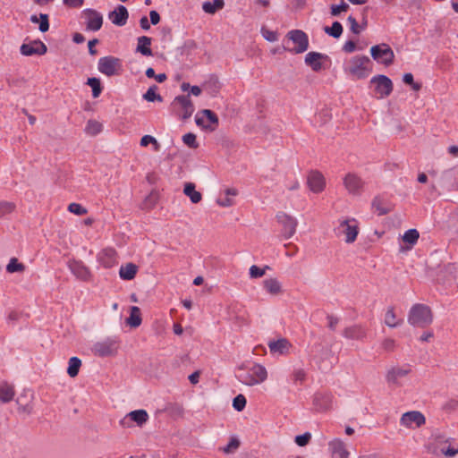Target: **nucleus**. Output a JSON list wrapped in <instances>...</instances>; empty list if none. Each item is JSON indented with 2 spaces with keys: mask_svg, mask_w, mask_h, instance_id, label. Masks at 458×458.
Here are the masks:
<instances>
[{
  "mask_svg": "<svg viewBox=\"0 0 458 458\" xmlns=\"http://www.w3.org/2000/svg\"><path fill=\"white\" fill-rule=\"evenodd\" d=\"M157 87L153 85L148 88L147 92L143 95L144 99L149 102H153L155 100L162 101V97L156 93Z\"/></svg>",
  "mask_w": 458,
  "mask_h": 458,
  "instance_id": "45",
  "label": "nucleus"
},
{
  "mask_svg": "<svg viewBox=\"0 0 458 458\" xmlns=\"http://www.w3.org/2000/svg\"><path fill=\"white\" fill-rule=\"evenodd\" d=\"M108 18L113 24L116 26H123L129 18V13L125 6L119 4L114 11L110 12Z\"/></svg>",
  "mask_w": 458,
  "mask_h": 458,
  "instance_id": "21",
  "label": "nucleus"
},
{
  "mask_svg": "<svg viewBox=\"0 0 458 458\" xmlns=\"http://www.w3.org/2000/svg\"><path fill=\"white\" fill-rule=\"evenodd\" d=\"M372 58L377 63L388 66L394 63V54L392 48L386 43L375 45L370 48Z\"/></svg>",
  "mask_w": 458,
  "mask_h": 458,
  "instance_id": "5",
  "label": "nucleus"
},
{
  "mask_svg": "<svg viewBox=\"0 0 458 458\" xmlns=\"http://www.w3.org/2000/svg\"><path fill=\"white\" fill-rule=\"evenodd\" d=\"M425 423L426 418L419 411L404 412L400 419V424L408 428H420Z\"/></svg>",
  "mask_w": 458,
  "mask_h": 458,
  "instance_id": "9",
  "label": "nucleus"
},
{
  "mask_svg": "<svg viewBox=\"0 0 458 458\" xmlns=\"http://www.w3.org/2000/svg\"><path fill=\"white\" fill-rule=\"evenodd\" d=\"M403 81L405 83V84H408L410 85L413 90L415 91H418L421 89V84L418 83V82H414V80H413V75L410 72L408 73H405L403 77Z\"/></svg>",
  "mask_w": 458,
  "mask_h": 458,
  "instance_id": "52",
  "label": "nucleus"
},
{
  "mask_svg": "<svg viewBox=\"0 0 458 458\" xmlns=\"http://www.w3.org/2000/svg\"><path fill=\"white\" fill-rule=\"evenodd\" d=\"M182 141L185 145L191 148H197L199 144L197 143L196 135L194 133L189 132L183 135Z\"/></svg>",
  "mask_w": 458,
  "mask_h": 458,
  "instance_id": "49",
  "label": "nucleus"
},
{
  "mask_svg": "<svg viewBox=\"0 0 458 458\" xmlns=\"http://www.w3.org/2000/svg\"><path fill=\"white\" fill-rule=\"evenodd\" d=\"M451 438L442 434L433 435L426 445L427 451L436 456L453 457L458 454V447L451 446Z\"/></svg>",
  "mask_w": 458,
  "mask_h": 458,
  "instance_id": "2",
  "label": "nucleus"
},
{
  "mask_svg": "<svg viewBox=\"0 0 458 458\" xmlns=\"http://www.w3.org/2000/svg\"><path fill=\"white\" fill-rule=\"evenodd\" d=\"M240 446V441L236 437H232L229 443L222 448L225 454H233L234 453Z\"/></svg>",
  "mask_w": 458,
  "mask_h": 458,
  "instance_id": "47",
  "label": "nucleus"
},
{
  "mask_svg": "<svg viewBox=\"0 0 458 458\" xmlns=\"http://www.w3.org/2000/svg\"><path fill=\"white\" fill-rule=\"evenodd\" d=\"M98 68L101 73L111 77L119 73L122 69V62L114 56H104L98 60Z\"/></svg>",
  "mask_w": 458,
  "mask_h": 458,
  "instance_id": "6",
  "label": "nucleus"
},
{
  "mask_svg": "<svg viewBox=\"0 0 458 458\" xmlns=\"http://www.w3.org/2000/svg\"><path fill=\"white\" fill-rule=\"evenodd\" d=\"M349 9V4L344 0L341 1L340 4H332L330 7V13L332 16H338L342 12H346Z\"/></svg>",
  "mask_w": 458,
  "mask_h": 458,
  "instance_id": "48",
  "label": "nucleus"
},
{
  "mask_svg": "<svg viewBox=\"0 0 458 458\" xmlns=\"http://www.w3.org/2000/svg\"><path fill=\"white\" fill-rule=\"evenodd\" d=\"M87 30L98 31L103 25V15L95 9H85L82 12Z\"/></svg>",
  "mask_w": 458,
  "mask_h": 458,
  "instance_id": "12",
  "label": "nucleus"
},
{
  "mask_svg": "<svg viewBox=\"0 0 458 458\" xmlns=\"http://www.w3.org/2000/svg\"><path fill=\"white\" fill-rule=\"evenodd\" d=\"M333 458H349V452L345 449L344 443L340 439H334L329 443Z\"/></svg>",
  "mask_w": 458,
  "mask_h": 458,
  "instance_id": "26",
  "label": "nucleus"
},
{
  "mask_svg": "<svg viewBox=\"0 0 458 458\" xmlns=\"http://www.w3.org/2000/svg\"><path fill=\"white\" fill-rule=\"evenodd\" d=\"M68 210L71 213H73V214L78 215V216H83V215H86L88 213L87 208L82 207L81 204L75 203V202L69 204Z\"/></svg>",
  "mask_w": 458,
  "mask_h": 458,
  "instance_id": "51",
  "label": "nucleus"
},
{
  "mask_svg": "<svg viewBox=\"0 0 458 458\" xmlns=\"http://www.w3.org/2000/svg\"><path fill=\"white\" fill-rule=\"evenodd\" d=\"M314 404L320 411H327L332 405V395L329 394H317L314 397Z\"/></svg>",
  "mask_w": 458,
  "mask_h": 458,
  "instance_id": "29",
  "label": "nucleus"
},
{
  "mask_svg": "<svg viewBox=\"0 0 458 458\" xmlns=\"http://www.w3.org/2000/svg\"><path fill=\"white\" fill-rule=\"evenodd\" d=\"M384 322L387 327L394 328L401 326L403 321L397 318L394 308L389 307L385 313Z\"/></svg>",
  "mask_w": 458,
  "mask_h": 458,
  "instance_id": "31",
  "label": "nucleus"
},
{
  "mask_svg": "<svg viewBox=\"0 0 458 458\" xmlns=\"http://www.w3.org/2000/svg\"><path fill=\"white\" fill-rule=\"evenodd\" d=\"M196 123L199 126L214 131L218 125V117L213 111L203 109L196 115Z\"/></svg>",
  "mask_w": 458,
  "mask_h": 458,
  "instance_id": "16",
  "label": "nucleus"
},
{
  "mask_svg": "<svg viewBox=\"0 0 458 458\" xmlns=\"http://www.w3.org/2000/svg\"><path fill=\"white\" fill-rule=\"evenodd\" d=\"M98 259L104 267L110 268L117 264V253L114 249L106 248L99 252Z\"/></svg>",
  "mask_w": 458,
  "mask_h": 458,
  "instance_id": "20",
  "label": "nucleus"
},
{
  "mask_svg": "<svg viewBox=\"0 0 458 458\" xmlns=\"http://www.w3.org/2000/svg\"><path fill=\"white\" fill-rule=\"evenodd\" d=\"M346 191L352 195H360L363 191L364 181L354 173H348L344 177Z\"/></svg>",
  "mask_w": 458,
  "mask_h": 458,
  "instance_id": "11",
  "label": "nucleus"
},
{
  "mask_svg": "<svg viewBox=\"0 0 458 458\" xmlns=\"http://www.w3.org/2000/svg\"><path fill=\"white\" fill-rule=\"evenodd\" d=\"M39 27L38 30L41 32H47L49 30L48 15L46 13L39 14Z\"/></svg>",
  "mask_w": 458,
  "mask_h": 458,
  "instance_id": "54",
  "label": "nucleus"
},
{
  "mask_svg": "<svg viewBox=\"0 0 458 458\" xmlns=\"http://www.w3.org/2000/svg\"><path fill=\"white\" fill-rule=\"evenodd\" d=\"M370 59L366 55H356L350 59L346 72L357 80L364 79L371 72Z\"/></svg>",
  "mask_w": 458,
  "mask_h": 458,
  "instance_id": "4",
  "label": "nucleus"
},
{
  "mask_svg": "<svg viewBox=\"0 0 458 458\" xmlns=\"http://www.w3.org/2000/svg\"><path fill=\"white\" fill-rule=\"evenodd\" d=\"M148 420V414L145 410H136L129 412L124 418L120 420V424L123 428H131L132 422H135L139 427L144 425Z\"/></svg>",
  "mask_w": 458,
  "mask_h": 458,
  "instance_id": "15",
  "label": "nucleus"
},
{
  "mask_svg": "<svg viewBox=\"0 0 458 458\" xmlns=\"http://www.w3.org/2000/svg\"><path fill=\"white\" fill-rule=\"evenodd\" d=\"M151 45V38L147 36H141L138 38V44L136 47V51L140 53L142 55L145 56H151L153 55V52L150 48Z\"/></svg>",
  "mask_w": 458,
  "mask_h": 458,
  "instance_id": "30",
  "label": "nucleus"
},
{
  "mask_svg": "<svg viewBox=\"0 0 458 458\" xmlns=\"http://www.w3.org/2000/svg\"><path fill=\"white\" fill-rule=\"evenodd\" d=\"M324 31L329 36L338 38L343 33V26L339 21H334L331 27H325Z\"/></svg>",
  "mask_w": 458,
  "mask_h": 458,
  "instance_id": "38",
  "label": "nucleus"
},
{
  "mask_svg": "<svg viewBox=\"0 0 458 458\" xmlns=\"http://www.w3.org/2000/svg\"><path fill=\"white\" fill-rule=\"evenodd\" d=\"M21 53L23 55L30 56L33 55H44L47 51V46L40 40H33L28 44L24 43L21 46Z\"/></svg>",
  "mask_w": 458,
  "mask_h": 458,
  "instance_id": "19",
  "label": "nucleus"
},
{
  "mask_svg": "<svg viewBox=\"0 0 458 458\" xmlns=\"http://www.w3.org/2000/svg\"><path fill=\"white\" fill-rule=\"evenodd\" d=\"M343 335L351 340H363L367 336V328L361 325H352L344 330Z\"/></svg>",
  "mask_w": 458,
  "mask_h": 458,
  "instance_id": "23",
  "label": "nucleus"
},
{
  "mask_svg": "<svg viewBox=\"0 0 458 458\" xmlns=\"http://www.w3.org/2000/svg\"><path fill=\"white\" fill-rule=\"evenodd\" d=\"M263 286L265 290L272 295H278L282 293L281 284L276 278L271 277L264 280Z\"/></svg>",
  "mask_w": 458,
  "mask_h": 458,
  "instance_id": "33",
  "label": "nucleus"
},
{
  "mask_svg": "<svg viewBox=\"0 0 458 458\" xmlns=\"http://www.w3.org/2000/svg\"><path fill=\"white\" fill-rule=\"evenodd\" d=\"M408 323L413 327L424 328L433 321L431 309L421 303L414 304L408 314Z\"/></svg>",
  "mask_w": 458,
  "mask_h": 458,
  "instance_id": "3",
  "label": "nucleus"
},
{
  "mask_svg": "<svg viewBox=\"0 0 458 458\" xmlns=\"http://www.w3.org/2000/svg\"><path fill=\"white\" fill-rule=\"evenodd\" d=\"M131 312L129 318H126V324L130 327L136 328L141 325V312L139 307H131Z\"/></svg>",
  "mask_w": 458,
  "mask_h": 458,
  "instance_id": "32",
  "label": "nucleus"
},
{
  "mask_svg": "<svg viewBox=\"0 0 458 458\" xmlns=\"http://www.w3.org/2000/svg\"><path fill=\"white\" fill-rule=\"evenodd\" d=\"M174 102L178 103L182 109V112L181 114L182 119L186 120L192 115L194 112V106L190 98V95L177 96L174 98Z\"/></svg>",
  "mask_w": 458,
  "mask_h": 458,
  "instance_id": "22",
  "label": "nucleus"
},
{
  "mask_svg": "<svg viewBox=\"0 0 458 458\" xmlns=\"http://www.w3.org/2000/svg\"><path fill=\"white\" fill-rule=\"evenodd\" d=\"M15 395V389L13 384L6 381L0 383V401L4 403H10Z\"/></svg>",
  "mask_w": 458,
  "mask_h": 458,
  "instance_id": "27",
  "label": "nucleus"
},
{
  "mask_svg": "<svg viewBox=\"0 0 458 458\" xmlns=\"http://www.w3.org/2000/svg\"><path fill=\"white\" fill-rule=\"evenodd\" d=\"M286 37L295 44V47L292 50L294 54L304 53L309 48V38L303 30H292Z\"/></svg>",
  "mask_w": 458,
  "mask_h": 458,
  "instance_id": "8",
  "label": "nucleus"
},
{
  "mask_svg": "<svg viewBox=\"0 0 458 458\" xmlns=\"http://www.w3.org/2000/svg\"><path fill=\"white\" fill-rule=\"evenodd\" d=\"M68 267L72 275L79 280L89 282L92 278V273L89 268L81 260H69Z\"/></svg>",
  "mask_w": 458,
  "mask_h": 458,
  "instance_id": "13",
  "label": "nucleus"
},
{
  "mask_svg": "<svg viewBox=\"0 0 458 458\" xmlns=\"http://www.w3.org/2000/svg\"><path fill=\"white\" fill-rule=\"evenodd\" d=\"M268 347L271 352L284 354L289 352L291 347L290 342L285 338H281L277 341H270L268 343Z\"/></svg>",
  "mask_w": 458,
  "mask_h": 458,
  "instance_id": "28",
  "label": "nucleus"
},
{
  "mask_svg": "<svg viewBox=\"0 0 458 458\" xmlns=\"http://www.w3.org/2000/svg\"><path fill=\"white\" fill-rule=\"evenodd\" d=\"M266 268H268V267H265L264 268H260L256 265H252L250 267V276L251 278H259L262 277L265 275Z\"/></svg>",
  "mask_w": 458,
  "mask_h": 458,
  "instance_id": "53",
  "label": "nucleus"
},
{
  "mask_svg": "<svg viewBox=\"0 0 458 458\" xmlns=\"http://www.w3.org/2000/svg\"><path fill=\"white\" fill-rule=\"evenodd\" d=\"M156 143V139L151 135H145L140 140V146L147 147L148 144Z\"/></svg>",
  "mask_w": 458,
  "mask_h": 458,
  "instance_id": "64",
  "label": "nucleus"
},
{
  "mask_svg": "<svg viewBox=\"0 0 458 458\" xmlns=\"http://www.w3.org/2000/svg\"><path fill=\"white\" fill-rule=\"evenodd\" d=\"M347 20L351 25L352 32L354 34H357V35L360 34L361 31V27L359 25L356 19L354 17H352V15H350Z\"/></svg>",
  "mask_w": 458,
  "mask_h": 458,
  "instance_id": "56",
  "label": "nucleus"
},
{
  "mask_svg": "<svg viewBox=\"0 0 458 458\" xmlns=\"http://www.w3.org/2000/svg\"><path fill=\"white\" fill-rule=\"evenodd\" d=\"M216 203L220 207H231L233 205V200L226 195L225 198L217 199Z\"/></svg>",
  "mask_w": 458,
  "mask_h": 458,
  "instance_id": "61",
  "label": "nucleus"
},
{
  "mask_svg": "<svg viewBox=\"0 0 458 458\" xmlns=\"http://www.w3.org/2000/svg\"><path fill=\"white\" fill-rule=\"evenodd\" d=\"M327 56L318 52H309L305 56V64L314 72H318L322 68L321 60Z\"/></svg>",
  "mask_w": 458,
  "mask_h": 458,
  "instance_id": "25",
  "label": "nucleus"
},
{
  "mask_svg": "<svg viewBox=\"0 0 458 458\" xmlns=\"http://www.w3.org/2000/svg\"><path fill=\"white\" fill-rule=\"evenodd\" d=\"M263 37L270 42H274L277 40V33L276 31L268 30L267 29L261 30Z\"/></svg>",
  "mask_w": 458,
  "mask_h": 458,
  "instance_id": "58",
  "label": "nucleus"
},
{
  "mask_svg": "<svg viewBox=\"0 0 458 458\" xmlns=\"http://www.w3.org/2000/svg\"><path fill=\"white\" fill-rule=\"evenodd\" d=\"M410 372L408 368L393 367L388 369L386 378L389 384L400 386L399 378L406 377Z\"/></svg>",
  "mask_w": 458,
  "mask_h": 458,
  "instance_id": "24",
  "label": "nucleus"
},
{
  "mask_svg": "<svg viewBox=\"0 0 458 458\" xmlns=\"http://www.w3.org/2000/svg\"><path fill=\"white\" fill-rule=\"evenodd\" d=\"M306 378V373L303 369H296L293 371V379L295 381V382H303Z\"/></svg>",
  "mask_w": 458,
  "mask_h": 458,
  "instance_id": "60",
  "label": "nucleus"
},
{
  "mask_svg": "<svg viewBox=\"0 0 458 458\" xmlns=\"http://www.w3.org/2000/svg\"><path fill=\"white\" fill-rule=\"evenodd\" d=\"M370 83L376 84L375 91L379 95L378 98H380L388 97L393 91V82L386 75L374 76Z\"/></svg>",
  "mask_w": 458,
  "mask_h": 458,
  "instance_id": "14",
  "label": "nucleus"
},
{
  "mask_svg": "<svg viewBox=\"0 0 458 458\" xmlns=\"http://www.w3.org/2000/svg\"><path fill=\"white\" fill-rule=\"evenodd\" d=\"M307 183L312 192L319 193L326 187V179L320 172L311 171L308 175Z\"/></svg>",
  "mask_w": 458,
  "mask_h": 458,
  "instance_id": "18",
  "label": "nucleus"
},
{
  "mask_svg": "<svg viewBox=\"0 0 458 458\" xmlns=\"http://www.w3.org/2000/svg\"><path fill=\"white\" fill-rule=\"evenodd\" d=\"M87 85H89L92 89V96L93 98H98L102 92V86L100 80L95 77L89 78L87 81Z\"/></svg>",
  "mask_w": 458,
  "mask_h": 458,
  "instance_id": "39",
  "label": "nucleus"
},
{
  "mask_svg": "<svg viewBox=\"0 0 458 458\" xmlns=\"http://www.w3.org/2000/svg\"><path fill=\"white\" fill-rule=\"evenodd\" d=\"M236 377L241 383L252 386L263 383L267 377V371L258 363L251 366L242 364L237 369Z\"/></svg>",
  "mask_w": 458,
  "mask_h": 458,
  "instance_id": "1",
  "label": "nucleus"
},
{
  "mask_svg": "<svg viewBox=\"0 0 458 458\" xmlns=\"http://www.w3.org/2000/svg\"><path fill=\"white\" fill-rule=\"evenodd\" d=\"M382 348L386 352H393L395 348V341L392 338H386L382 342Z\"/></svg>",
  "mask_w": 458,
  "mask_h": 458,
  "instance_id": "57",
  "label": "nucleus"
},
{
  "mask_svg": "<svg viewBox=\"0 0 458 458\" xmlns=\"http://www.w3.org/2000/svg\"><path fill=\"white\" fill-rule=\"evenodd\" d=\"M311 438V434L309 432H306L302 435H299L295 437V443L299 446H305L309 444L310 440Z\"/></svg>",
  "mask_w": 458,
  "mask_h": 458,
  "instance_id": "55",
  "label": "nucleus"
},
{
  "mask_svg": "<svg viewBox=\"0 0 458 458\" xmlns=\"http://www.w3.org/2000/svg\"><path fill=\"white\" fill-rule=\"evenodd\" d=\"M420 237V233L416 229H409L406 231L403 236V241L404 242L414 245Z\"/></svg>",
  "mask_w": 458,
  "mask_h": 458,
  "instance_id": "43",
  "label": "nucleus"
},
{
  "mask_svg": "<svg viewBox=\"0 0 458 458\" xmlns=\"http://www.w3.org/2000/svg\"><path fill=\"white\" fill-rule=\"evenodd\" d=\"M64 4L71 8H79L83 5L84 0H64Z\"/></svg>",
  "mask_w": 458,
  "mask_h": 458,
  "instance_id": "62",
  "label": "nucleus"
},
{
  "mask_svg": "<svg viewBox=\"0 0 458 458\" xmlns=\"http://www.w3.org/2000/svg\"><path fill=\"white\" fill-rule=\"evenodd\" d=\"M81 367V360L78 357H72L69 360V365L67 369V374L71 377H75L80 371V368Z\"/></svg>",
  "mask_w": 458,
  "mask_h": 458,
  "instance_id": "37",
  "label": "nucleus"
},
{
  "mask_svg": "<svg viewBox=\"0 0 458 458\" xmlns=\"http://www.w3.org/2000/svg\"><path fill=\"white\" fill-rule=\"evenodd\" d=\"M246 406V398L243 394H238L236 397L233 398V407L237 411H242Z\"/></svg>",
  "mask_w": 458,
  "mask_h": 458,
  "instance_id": "50",
  "label": "nucleus"
},
{
  "mask_svg": "<svg viewBox=\"0 0 458 458\" xmlns=\"http://www.w3.org/2000/svg\"><path fill=\"white\" fill-rule=\"evenodd\" d=\"M119 348V344L114 339H106L102 342H98L93 345L92 352L95 355L99 357L114 356Z\"/></svg>",
  "mask_w": 458,
  "mask_h": 458,
  "instance_id": "7",
  "label": "nucleus"
},
{
  "mask_svg": "<svg viewBox=\"0 0 458 458\" xmlns=\"http://www.w3.org/2000/svg\"><path fill=\"white\" fill-rule=\"evenodd\" d=\"M8 273L23 272L25 266L20 263L16 258H12L6 267Z\"/></svg>",
  "mask_w": 458,
  "mask_h": 458,
  "instance_id": "42",
  "label": "nucleus"
},
{
  "mask_svg": "<svg viewBox=\"0 0 458 458\" xmlns=\"http://www.w3.org/2000/svg\"><path fill=\"white\" fill-rule=\"evenodd\" d=\"M137 272L138 266L133 263H127L120 267L119 276L123 280H131L135 277Z\"/></svg>",
  "mask_w": 458,
  "mask_h": 458,
  "instance_id": "34",
  "label": "nucleus"
},
{
  "mask_svg": "<svg viewBox=\"0 0 458 458\" xmlns=\"http://www.w3.org/2000/svg\"><path fill=\"white\" fill-rule=\"evenodd\" d=\"M339 229L341 230V233L345 235L346 243L353 242L359 233V228L354 219H346L342 221L340 223Z\"/></svg>",
  "mask_w": 458,
  "mask_h": 458,
  "instance_id": "17",
  "label": "nucleus"
},
{
  "mask_svg": "<svg viewBox=\"0 0 458 458\" xmlns=\"http://www.w3.org/2000/svg\"><path fill=\"white\" fill-rule=\"evenodd\" d=\"M225 5L224 0H213L212 2H205L202 4V9L205 13L214 14L216 11L222 9Z\"/></svg>",
  "mask_w": 458,
  "mask_h": 458,
  "instance_id": "36",
  "label": "nucleus"
},
{
  "mask_svg": "<svg viewBox=\"0 0 458 458\" xmlns=\"http://www.w3.org/2000/svg\"><path fill=\"white\" fill-rule=\"evenodd\" d=\"M444 176H445L446 179H452V178H454V179H455V188L458 190V168H454V169H453V170L446 171V172L444 174Z\"/></svg>",
  "mask_w": 458,
  "mask_h": 458,
  "instance_id": "59",
  "label": "nucleus"
},
{
  "mask_svg": "<svg viewBox=\"0 0 458 458\" xmlns=\"http://www.w3.org/2000/svg\"><path fill=\"white\" fill-rule=\"evenodd\" d=\"M16 205L10 201H0V218L6 215L13 213L15 210Z\"/></svg>",
  "mask_w": 458,
  "mask_h": 458,
  "instance_id": "44",
  "label": "nucleus"
},
{
  "mask_svg": "<svg viewBox=\"0 0 458 458\" xmlns=\"http://www.w3.org/2000/svg\"><path fill=\"white\" fill-rule=\"evenodd\" d=\"M205 88L209 89L212 94H216L220 89V82L216 77H211L204 84Z\"/></svg>",
  "mask_w": 458,
  "mask_h": 458,
  "instance_id": "46",
  "label": "nucleus"
},
{
  "mask_svg": "<svg viewBox=\"0 0 458 458\" xmlns=\"http://www.w3.org/2000/svg\"><path fill=\"white\" fill-rule=\"evenodd\" d=\"M276 218L278 223L283 226V236L285 239H290L296 232L298 225L296 218L284 212H279L276 215Z\"/></svg>",
  "mask_w": 458,
  "mask_h": 458,
  "instance_id": "10",
  "label": "nucleus"
},
{
  "mask_svg": "<svg viewBox=\"0 0 458 458\" xmlns=\"http://www.w3.org/2000/svg\"><path fill=\"white\" fill-rule=\"evenodd\" d=\"M372 208L377 212L378 216L387 214L390 209L385 207L384 200L379 197H375L372 201Z\"/></svg>",
  "mask_w": 458,
  "mask_h": 458,
  "instance_id": "41",
  "label": "nucleus"
},
{
  "mask_svg": "<svg viewBox=\"0 0 458 458\" xmlns=\"http://www.w3.org/2000/svg\"><path fill=\"white\" fill-rule=\"evenodd\" d=\"M183 193L190 198L191 201L197 204L201 201L202 194L196 191L195 184L192 182H187L183 188Z\"/></svg>",
  "mask_w": 458,
  "mask_h": 458,
  "instance_id": "35",
  "label": "nucleus"
},
{
  "mask_svg": "<svg viewBox=\"0 0 458 458\" xmlns=\"http://www.w3.org/2000/svg\"><path fill=\"white\" fill-rule=\"evenodd\" d=\"M85 131L87 134L95 136L102 131V124L96 120H89Z\"/></svg>",
  "mask_w": 458,
  "mask_h": 458,
  "instance_id": "40",
  "label": "nucleus"
},
{
  "mask_svg": "<svg viewBox=\"0 0 458 458\" xmlns=\"http://www.w3.org/2000/svg\"><path fill=\"white\" fill-rule=\"evenodd\" d=\"M356 49V43L352 40H348L343 46V50L346 53H352Z\"/></svg>",
  "mask_w": 458,
  "mask_h": 458,
  "instance_id": "63",
  "label": "nucleus"
}]
</instances>
